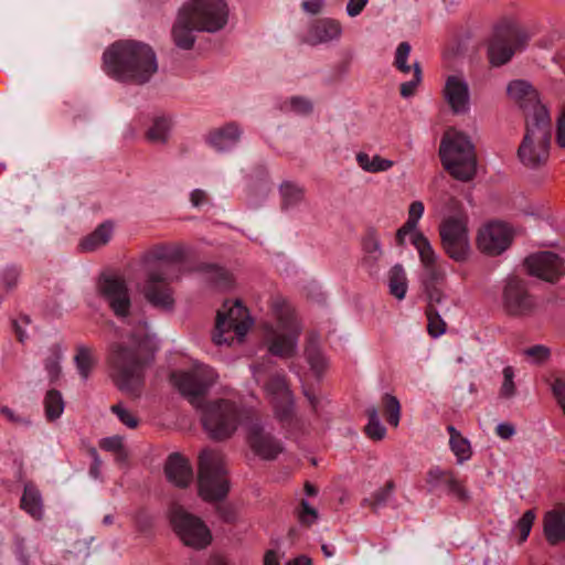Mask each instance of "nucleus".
Segmentation results:
<instances>
[{
	"label": "nucleus",
	"instance_id": "nucleus-1",
	"mask_svg": "<svg viewBox=\"0 0 565 565\" xmlns=\"http://www.w3.org/2000/svg\"><path fill=\"white\" fill-rule=\"evenodd\" d=\"M508 94L525 118V134L518 149L519 159L525 167H540L550 156L553 128L548 110L537 90L525 81H512L508 85Z\"/></svg>",
	"mask_w": 565,
	"mask_h": 565
},
{
	"label": "nucleus",
	"instance_id": "nucleus-2",
	"mask_svg": "<svg viewBox=\"0 0 565 565\" xmlns=\"http://www.w3.org/2000/svg\"><path fill=\"white\" fill-rule=\"evenodd\" d=\"M157 347L147 334H131L125 342H115L107 359L109 376L122 392L139 395L145 382V370L154 360Z\"/></svg>",
	"mask_w": 565,
	"mask_h": 565
},
{
	"label": "nucleus",
	"instance_id": "nucleus-3",
	"mask_svg": "<svg viewBox=\"0 0 565 565\" xmlns=\"http://www.w3.org/2000/svg\"><path fill=\"white\" fill-rule=\"evenodd\" d=\"M104 71L121 82L145 84L158 70L157 58L150 45L134 41H117L103 54Z\"/></svg>",
	"mask_w": 565,
	"mask_h": 565
},
{
	"label": "nucleus",
	"instance_id": "nucleus-4",
	"mask_svg": "<svg viewBox=\"0 0 565 565\" xmlns=\"http://www.w3.org/2000/svg\"><path fill=\"white\" fill-rule=\"evenodd\" d=\"M227 20L225 0H188L179 9L173 24V41L178 47L190 50L195 42L194 32L215 33L226 25Z\"/></svg>",
	"mask_w": 565,
	"mask_h": 565
},
{
	"label": "nucleus",
	"instance_id": "nucleus-5",
	"mask_svg": "<svg viewBox=\"0 0 565 565\" xmlns=\"http://www.w3.org/2000/svg\"><path fill=\"white\" fill-rule=\"evenodd\" d=\"M231 491V481L225 457L213 449H204L199 455L198 494L207 503L224 501Z\"/></svg>",
	"mask_w": 565,
	"mask_h": 565
},
{
	"label": "nucleus",
	"instance_id": "nucleus-6",
	"mask_svg": "<svg viewBox=\"0 0 565 565\" xmlns=\"http://www.w3.org/2000/svg\"><path fill=\"white\" fill-rule=\"evenodd\" d=\"M439 154L445 169L456 179L468 181L477 171V154L469 137L448 130L440 142Z\"/></svg>",
	"mask_w": 565,
	"mask_h": 565
},
{
	"label": "nucleus",
	"instance_id": "nucleus-7",
	"mask_svg": "<svg viewBox=\"0 0 565 565\" xmlns=\"http://www.w3.org/2000/svg\"><path fill=\"white\" fill-rule=\"evenodd\" d=\"M245 411L235 402L220 398L209 403L202 415V426L214 441H225L236 433Z\"/></svg>",
	"mask_w": 565,
	"mask_h": 565
},
{
	"label": "nucleus",
	"instance_id": "nucleus-8",
	"mask_svg": "<svg viewBox=\"0 0 565 565\" xmlns=\"http://www.w3.org/2000/svg\"><path fill=\"white\" fill-rule=\"evenodd\" d=\"M527 32L511 18H504L494 26L488 45V55L492 65L501 66L512 56L525 49L529 42Z\"/></svg>",
	"mask_w": 565,
	"mask_h": 565
},
{
	"label": "nucleus",
	"instance_id": "nucleus-9",
	"mask_svg": "<svg viewBox=\"0 0 565 565\" xmlns=\"http://www.w3.org/2000/svg\"><path fill=\"white\" fill-rule=\"evenodd\" d=\"M216 375L207 366H195L188 371H173L169 375L171 385L195 408H201Z\"/></svg>",
	"mask_w": 565,
	"mask_h": 565
},
{
	"label": "nucleus",
	"instance_id": "nucleus-10",
	"mask_svg": "<svg viewBox=\"0 0 565 565\" xmlns=\"http://www.w3.org/2000/svg\"><path fill=\"white\" fill-rule=\"evenodd\" d=\"M445 254L457 263L469 258L470 243L466 214H451L444 217L438 227Z\"/></svg>",
	"mask_w": 565,
	"mask_h": 565
},
{
	"label": "nucleus",
	"instance_id": "nucleus-11",
	"mask_svg": "<svg viewBox=\"0 0 565 565\" xmlns=\"http://www.w3.org/2000/svg\"><path fill=\"white\" fill-rule=\"evenodd\" d=\"M253 324V320L246 307L241 300H235L228 306L224 302L223 309L217 311L213 342L216 345L230 344L233 341V331L239 341L246 335Z\"/></svg>",
	"mask_w": 565,
	"mask_h": 565
},
{
	"label": "nucleus",
	"instance_id": "nucleus-12",
	"mask_svg": "<svg viewBox=\"0 0 565 565\" xmlns=\"http://www.w3.org/2000/svg\"><path fill=\"white\" fill-rule=\"evenodd\" d=\"M169 518L174 532L186 546L202 550L211 544L212 534L209 527L200 518L186 512L181 505L173 504Z\"/></svg>",
	"mask_w": 565,
	"mask_h": 565
},
{
	"label": "nucleus",
	"instance_id": "nucleus-13",
	"mask_svg": "<svg viewBox=\"0 0 565 565\" xmlns=\"http://www.w3.org/2000/svg\"><path fill=\"white\" fill-rule=\"evenodd\" d=\"M265 391L273 406L275 418L282 427H290L296 422L295 397L286 375L276 373L265 384Z\"/></svg>",
	"mask_w": 565,
	"mask_h": 565
},
{
	"label": "nucleus",
	"instance_id": "nucleus-14",
	"mask_svg": "<svg viewBox=\"0 0 565 565\" xmlns=\"http://www.w3.org/2000/svg\"><path fill=\"white\" fill-rule=\"evenodd\" d=\"M502 305L508 316L518 318L533 316L539 307L526 282L519 277H510L507 280L502 292Z\"/></svg>",
	"mask_w": 565,
	"mask_h": 565
},
{
	"label": "nucleus",
	"instance_id": "nucleus-15",
	"mask_svg": "<svg viewBox=\"0 0 565 565\" xmlns=\"http://www.w3.org/2000/svg\"><path fill=\"white\" fill-rule=\"evenodd\" d=\"M172 280L166 267L150 269L142 287L145 299L156 308L172 310L175 303L174 290L171 287Z\"/></svg>",
	"mask_w": 565,
	"mask_h": 565
},
{
	"label": "nucleus",
	"instance_id": "nucleus-16",
	"mask_svg": "<svg viewBox=\"0 0 565 565\" xmlns=\"http://www.w3.org/2000/svg\"><path fill=\"white\" fill-rule=\"evenodd\" d=\"M513 230L504 222H490L479 230L478 249L489 256H498L509 248L513 241Z\"/></svg>",
	"mask_w": 565,
	"mask_h": 565
},
{
	"label": "nucleus",
	"instance_id": "nucleus-17",
	"mask_svg": "<svg viewBox=\"0 0 565 565\" xmlns=\"http://www.w3.org/2000/svg\"><path fill=\"white\" fill-rule=\"evenodd\" d=\"M523 265L530 276L556 284L565 275L563 258L553 252H539L529 255Z\"/></svg>",
	"mask_w": 565,
	"mask_h": 565
},
{
	"label": "nucleus",
	"instance_id": "nucleus-18",
	"mask_svg": "<svg viewBox=\"0 0 565 565\" xmlns=\"http://www.w3.org/2000/svg\"><path fill=\"white\" fill-rule=\"evenodd\" d=\"M99 292L108 302L110 309L118 318H126L130 313L131 301L127 284L122 277L105 276L99 280Z\"/></svg>",
	"mask_w": 565,
	"mask_h": 565
},
{
	"label": "nucleus",
	"instance_id": "nucleus-19",
	"mask_svg": "<svg viewBox=\"0 0 565 565\" xmlns=\"http://www.w3.org/2000/svg\"><path fill=\"white\" fill-rule=\"evenodd\" d=\"M246 439L252 451L264 460H274L284 451L281 443L265 431L259 423H252L247 427Z\"/></svg>",
	"mask_w": 565,
	"mask_h": 565
},
{
	"label": "nucleus",
	"instance_id": "nucleus-20",
	"mask_svg": "<svg viewBox=\"0 0 565 565\" xmlns=\"http://www.w3.org/2000/svg\"><path fill=\"white\" fill-rule=\"evenodd\" d=\"M243 127L236 121H230L211 129L205 136L206 145L218 153L230 152L241 142Z\"/></svg>",
	"mask_w": 565,
	"mask_h": 565
},
{
	"label": "nucleus",
	"instance_id": "nucleus-21",
	"mask_svg": "<svg viewBox=\"0 0 565 565\" xmlns=\"http://www.w3.org/2000/svg\"><path fill=\"white\" fill-rule=\"evenodd\" d=\"M444 98L454 114H466L470 108V92L463 77L449 75L443 89Z\"/></svg>",
	"mask_w": 565,
	"mask_h": 565
},
{
	"label": "nucleus",
	"instance_id": "nucleus-22",
	"mask_svg": "<svg viewBox=\"0 0 565 565\" xmlns=\"http://www.w3.org/2000/svg\"><path fill=\"white\" fill-rule=\"evenodd\" d=\"M342 35L341 23L331 18H319L310 22L305 42L316 46L339 41Z\"/></svg>",
	"mask_w": 565,
	"mask_h": 565
},
{
	"label": "nucleus",
	"instance_id": "nucleus-23",
	"mask_svg": "<svg viewBox=\"0 0 565 565\" xmlns=\"http://www.w3.org/2000/svg\"><path fill=\"white\" fill-rule=\"evenodd\" d=\"M164 475L178 488H188L193 479L190 461L179 452L171 454L164 463Z\"/></svg>",
	"mask_w": 565,
	"mask_h": 565
},
{
	"label": "nucleus",
	"instance_id": "nucleus-24",
	"mask_svg": "<svg viewBox=\"0 0 565 565\" xmlns=\"http://www.w3.org/2000/svg\"><path fill=\"white\" fill-rule=\"evenodd\" d=\"M300 331L301 328H295L289 330L288 334L275 332L268 343L269 353L282 359L292 358L296 354Z\"/></svg>",
	"mask_w": 565,
	"mask_h": 565
},
{
	"label": "nucleus",
	"instance_id": "nucleus-25",
	"mask_svg": "<svg viewBox=\"0 0 565 565\" xmlns=\"http://www.w3.org/2000/svg\"><path fill=\"white\" fill-rule=\"evenodd\" d=\"M543 530L551 545L565 541V509L547 512L543 520Z\"/></svg>",
	"mask_w": 565,
	"mask_h": 565
},
{
	"label": "nucleus",
	"instance_id": "nucleus-26",
	"mask_svg": "<svg viewBox=\"0 0 565 565\" xmlns=\"http://www.w3.org/2000/svg\"><path fill=\"white\" fill-rule=\"evenodd\" d=\"M305 356L311 371L320 377L328 367V361L319 347V337L311 333L305 347Z\"/></svg>",
	"mask_w": 565,
	"mask_h": 565
},
{
	"label": "nucleus",
	"instance_id": "nucleus-27",
	"mask_svg": "<svg viewBox=\"0 0 565 565\" xmlns=\"http://www.w3.org/2000/svg\"><path fill=\"white\" fill-rule=\"evenodd\" d=\"M172 129V120L168 116H157L146 131V139L151 143L166 145Z\"/></svg>",
	"mask_w": 565,
	"mask_h": 565
},
{
	"label": "nucleus",
	"instance_id": "nucleus-28",
	"mask_svg": "<svg viewBox=\"0 0 565 565\" xmlns=\"http://www.w3.org/2000/svg\"><path fill=\"white\" fill-rule=\"evenodd\" d=\"M271 309L279 321L281 328L287 330H295V328H300L298 322L296 321L295 310L288 303V301L281 296H276L271 300Z\"/></svg>",
	"mask_w": 565,
	"mask_h": 565
},
{
	"label": "nucleus",
	"instance_id": "nucleus-29",
	"mask_svg": "<svg viewBox=\"0 0 565 565\" xmlns=\"http://www.w3.org/2000/svg\"><path fill=\"white\" fill-rule=\"evenodd\" d=\"M114 223L107 221L100 224L92 234L86 236L79 244L82 250L92 252L105 245L111 236Z\"/></svg>",
	"mask_w": 565,
	"mask_h": 565
},
{
	"label": "nucleus",
	"instance_id": "nucleus-30",
	"mask_svg": "<svg viewBox=\"0 0 565 565\" xmlns=\"http://www.w3.org/2000/svg\"><path fill=\"white\" fill-rule=\"evenodd\" d=\"M279 192L282 209L295 210L303 207V190L298 184L286 181L280 185Z\"/></svg>",
	"mask_w": 565,
	"mask_h": 565
},
{
	"label": "nucleus",
	"instance_id": "nucleus-31",
	"mask_svg": "<svg viewBox=\"0 0 565 565\" xmlns=\"http://www.w3.org/2000/svg\"><path fill=\"white\" fill-rule=\"evenodd\" d=\"M21 508L34 518L42 516V499L39 490L32 486L26 484L21 498Z\"/></svg>",
	"mask_w": 565,
	"mask_h": 565
},
{
	"label": "nucleus",
	"instance_id": "nucleus-32",
	"mask_svg": "<svg viewBox=\"0 0 565 565\" xmlns=\"http://www.w3.org/2000/svg\"><path fill=\"white\" fill-rule=\"evenodd\" d=\"M74 361L81 376L84 380H87L92 370L96 365V359L94 358L93 350L85 345L77 347Z\"/></svg>",
	"mask_w": 565,
	"mask_h": 565
},
{
	"label": "nucleus",
	"instance_id": "nucleus-33",
	"mask_svg": "<svg viewBox=\"0 0 565 565\" xmlns=\"http://www.w3.org/2000/svg\"><path fill=\"white\" fill-rule=\"evenodd\" d=\"M280 108L286 113H294L299 116H307L312 113L313 104L308 97L291 96L282 102Z\"/></svg>",
	"mask_w": 565,
	"mask_h": 565
},
{
	"label": "nucleus",
	"instance_id": "nucleus-34",
	"mask_svg": "<svg viewBox=\"0 0 565 565\" xmlns=\"http://www.w3.org/2000/svg\"><path fill=\"white\" fill-rule=\"evenodd\" d=\"M412 242L419 253L420 260L425 266L436 265L435 252L428 239L420 232L413 233Z\"/></svg>",
	"mask_w": 565,
	"mask_h": 565
},
{
	"label": "nucleus",
	"instance_id": "nucleus-35",
	"mask_svg": "<svg viewBox=\"0 0 565 565\" xmlns=\"http://www.w3.org/2000/svg\"><path fill=\"white\" fill-rule=\"evenodd\" d=\"M45 415L49 420H54L61 416L64 409V401L60 391L52 388L47 391L44 398Z\"/></svg>",
	"mask_w": 565,
	"mask_h": 565
},
{
	"label": "nucleus",
	"instance_id": "nucleus-36",
	"mask_svg": "<svg viewBox=\"0 0 565 565\" xmlns=\"http://www.w3.org/2000/svg\"><path fill=\"white\" fill-rule=\"evenodd\" d=\"M356 161L364 171L373 173L386 171L393 166V162L390 160L383 159L380 156L370 157L364 152L358 153Z\"/></svg>",
	"mask_w": 565,
	"mask_h": 565
},
{
	"label": "nucleus",
	"instance_id": "nucleus-37",
	"mask_svg": "<svg viewBox=\"0 0 565 565\" xmlns=\"http://www.w3.org/2000/svg\"><path fill=\"white\" fill-rule=\"evenodd\" d=\"M407 282L402 265H395L390 271V292L397 299L406 295Z\"/></svg>",
	"mask_w": 565,
	"mask_h": 565
},
{
	"label": "nucleus",
	"instance_id": "nucleus-38",
	"mask_svg": "<svg viewBox=\"0 0 565 565\" xmlns=\"http://www.w3.org/2000/svg\"><path fill=\"white\" fill-rule=\"evenodd\" d=\"M200 270L205 273L207 278L218 287H228L232 284L231 274L215 264H202Z\"/></svg>",
	"mask_w": 565,
	"mask_h": 565
},
{
	"label": "nucleus",
	"instance_id": "nucleus-39",
	"mask_svg": "<svg viewBox=\"0 0 565 565\" xmlns=\"http://www.w3.org/2000/svg\"><path fill=\"white\" fill-rule=\"evenodd\" d=\"M369 423L364 428L366 436L372 440H381L384 438L386 429L381 425L377 414V408L372 406L366 409Z\"/></svg>",
	"mask_w": 565,
	"mask_h": 565
},
{
	"label": "nucleus",
	"instance_id": "nucleus-40",
	"mask_svg": "<svg viewBox=\"0 0 565 565\" xmlns=\"http://www.w3.org/2000/svg\"><path fill=\"white\" fill-rule=\"evenodd\" d=\"M363 250L367 254L363 262L369 266H374L382 252L380 249V242L373 231L366 233L362 241Z\"/></svg>",
	"mask_w": 565,
	"mask_h": 565
},
{
	"label": "nucleus",
	"instance_id": "nucleus-41",
	"mask_svg": "<svg viewBox=\"0 0 565 565\" xmlns=\"http://www.w3.org/2000/svg\"><path fill=\"white\" fill-rule=\"evenodd\" d=\"M99 447L106 451L113 452L116 459L125 462L128 459V452L124 445V437L116 435L100 440Z\"/></svg>",
	"mask_w": 565,
	"mask_h": 565
},
{
	"label": "nucleus",
	"instance_id": "nucleus-42",
	"mask_svg": "<svg viewBox=\"0 0 565 565\" xmlns=\"http://www.w3.org/2000/svg\"><path fill=\"white\" fill-rule=\"evenodd\" d=\"M428 324L427 331L433 338H437L446 332V322L441 319L437 309L426 308L425 310Z\"/></svg>",
	"mask_w": 565,
	"mask_h": 565
},
{
	"label": "nucleus",
	"instance_id": "nucleus-43",
	"mask_svg": "<svg viewBox=\"0 0 565 565\" xmlns=\"http://www.w3.org/2000/svg\"><path fill=\"white\" fill-rule=\"evenodd\" d=\"M384 412L386 420L393 426H397L399 423L401 405L398 399L391 395L385 394L383 396Z\"/></svg>",
	"mask_w": 565,
	"mask_h": 565
},
{
	"label": "nucleus",
	"instance_id": "nucleus-44",
	"mask_svg": "<svg viewBox=\"0 0 565 565\" xmlns=\"http://www.w3.org/2000/svg\"><path fill=\"white\" fill-rule=\"evenodd\" d=\"M449 493L454 494L459 501L467 503L470 500V495L465 484L457 479L454 471L448 473V479L446 481Z\"/></svg>",
	"mask_w": 565,
	"mask_h": 565
},
{
	"label": "nucleus",
	"instance_id": "nucleus-45",
	"mask_svg": "<svg viewBox=\"0 0 565 565\" xmlns=\"http://www.w3.org/2000/svg\"><path fill=\"white\" fill-rule=\"evenodd\" d=\"M411 50H412V47L408 42H401L396 49L394 66L403 73H408L413 68V66L407 65V63H406L407 58L409 56Z\"/></svg>",
	"mask_w": 565,
	"mask_h": 565
},
{
	"label": "nucleus",
	"instance_id": "nucleus-46",
	"mask_svg": "<svg viewBox=\"0 0 565 565\" xmlns=\"http://www.w3.org/2000/svg\"><path fill=\"white\" fill-rule=\"evenodd\" d=\"M110 411L117 415L119 420L130 429H135L139 425V418L124 407L121 403L115 404L110 407Z\"/></svg>",
	"mask_w": 565,
	"mask_h": 565
},
{
	"label": "nucleus",
	"instance_id": "nucleus-47",
	"mask_svg": "<svg viewBox=\"0 0 565 565\" xmlns=\"http://www.w3.org/2000/svg\"><path fill=\"white\" fill-rule=\"evenodd\" d=\"M450 448L454 454L457 456L458 461L462 462L470 458L471 456V447L468 439L462 436H459L452 440H449Z\"/></svg>",
	"mask_w": 565,
	"mask_h": 565
},
{
	"label": "nucleus",
	"instance_id": "nucleus-48",
	"mask_svg": "<svg viewBox=\"0 0 565 565\" xmlns=\"http://www.w3.org/2000/svg\"><path fill=\"white\" fill-rule=\"evenodd\" d=\"M426 276L423 279L424 288L443 286L445 282V274L436 265L425 266Z\"/></svg>",
	"mask_w": 565,
	"mask_h": 565
},
{
	"label": "nucleus",
	"instance_id": "nucleus-49",
	"mask_svg": "<svg viewBox=\"0 0 565 565\" xmlns=\"http://www.w3.org/2000/svg\"><path fill=\"white\" fill-rule=\"evenodd\" d=\"M413 70H414L413 78L411 81H407V82H404L401 84L399 92H401L402 97H404V98L412 97L415 94L416 88L422 81V70H420L419 64L415 63L413 65Z\"/></svg>",
	"mask_w": 565,
	"mask_h": 565
},
{
	"label": "nucleus",
	"instance_id": "nucleus-50",
	"mask_svg": "<svg viewBox=\"0 0 565 565\" xmlns=\"http://www.w3.org/2000/svg\"><path fill=\"white\" fill-rule=\"evenodd\" d=\"M514 371L512 366L503 369V383L500 390V395L504 398H510L515 394Z\"/></svg>",
	"mask_w": 565,
	"mask_h": 565
},
{
	"label": "nucleus",
	"instance_id": "nucleus-51",
	"mask_svg": "<svg viewBox=\"0 0 565 565\" xmlns=\"http://www.w3.org/2000/svg\"><path fill=\"white\" fill-rule=\"evenodd\" d=\"M535 520V513L533 510H527L524 512V514L521 516V519L518 521L516 527L520 532V543H523L533 526Z\"/></svg>",
	"mask_w": 565,
	"mask_h": 565
},
{
	"label": "nucleus",
	"instance_id": "nucleus-52",
	"mask_svg": "<svg viewBox=\"0 0 565 565\" xmlns=\"http://www.w3.org/2000/svg\"><path fill=\"white\" fill-rule=\"evenodd\" d=\"M318 519V512L307 500H301L300 510L298 511V520L301 524L309 526Z\"/></svg>",
	"mask_w": 565,
	"mask_h": 565
},
{
	"label": "nucleus",
	"instance_id": "nucleus-53",
	"mask_svg": "<svg viewBox=\"0 0 565 565\" xmlns=\"http://www.w3.org/2000/svg\"><path fill=\"white\" fill-rule=\"evenodd\" d=\"M524 355L541 364L548 360L551 351L547 347L536 344L524 350Z\"/></svg>",
	"mask_w": 565,
	"mask_h": 565
},
{
	"label": "nucleus",
	"instance_id": "nucleus-54",
	"mask_svg": "<svg viewBox=\"0 0 565 565\" xmlns=\"http://www.w3.org/2000/svg\"><path fill=\"white\" fill-rule=\"evenodd\" d=\"M395 489V482L393 480H388L384 488L376 491L373 495V500L370 503L371 508L373 510L376 509V507L384 504L387 499L390 498L392 491Z\"/></svg>",
	"mask_w": 565,
	"mask_h": 565
},
{
	"label": "nucleus",
	"instance_id": "nucleus-55",
	"mask_svg": "<svg viewBox=\"0 0 565 565\" xmlns=\"http://www.w3.org/2000/svg\"><path fill=\"white\" fill-rule=\"evenodd\" d=\"M420 215L422 214H409V218L407 220V222L401 228L397 230L396 241L398 245H403L405 236L414 232Z\"/></svg>",
	"mask_w": 565,
	"mask_h": 565
},
{
	"label": "nucleus",
	"instance_id": "nucleus-56",
	"mask_svg": "<svg viewBox=\"0 0 565 565\" xmlns=\"http://www.w3.org/2000/svg\"><path fill=\"white\" fill-rule=\"evenodd\" d=\"M424 290L428 301L426 308L436 309V306L441 303V301L445 299V294L441 289V286L424 288Z\"/></svg>",
	"mask_w": 565,
	"mask_h": 565
},
{
	"label": "nucleus",
	"instance_id": "nucleus-57",
	"mask_svg": "<svg viewBox=\"0 0 565 565\" xmlns=\"http://www.w3.org/2000/svg\"><path fill=\"white\" fill-rule=\"evenodd\" d=\"M216 513L225 523H234L237 519L236 511L231 504H217Z\"/></svg>",
	"mask_w": 565,
	"mask_h": 565
},
{
	"label": "nucleus",
	"instance_id": "nucleus-58",
	"mask_svg": "<svg viewBox=\"0 0 565 565\" xmlns=\"http://www.w3.org/2000/svg\"><path fill=\"white\" fill-rule=\"evenodd\" d=\"M556 142L559 147H565V104L557 118Z\"/></svg>",
	"mask_w": 565,
	"mask_h": 565
},
{
	"label": "nucleus",
	"instance_id": "nucleus-59",
	"mask_svg": "<svg viewBox=\"0 0 565 565\" xmlns=\"http://www.w3.org/2000/svg\"><path fill=\"white\" fill-rule=\"evenodd\" d=\"M190 201L193 209H200L209 202V195L204 190L195 189L190 194Z\"/></svg>",
	"mask_w": 565,
	"mask_h": 565
},
{
	"label": "nucleus",
	"instance_id": "nucleus-60",
	"mask_svg": "<svg viewBox=\"0 0 565 565\" xmlns=\"http://www.w3.org/2000/svg\"><path fill=\"white\" fill-rule=\"evenodd\" d=\"M448 473H451V470H440L439 468L431 469L427 473V482L431 486H436L440 481L446 483Z\"/></svg>",
	"mask_w": 565,
	"mask_h": 565
},
{
	"label": "nucleus",
	"instance_id": "nucleus-61",
	"mask_svg": "<svg viewBox=\"0 0 565 565\" xmlns=\"http://www.w3.org/2000/svg\"><path fill=\"white\" fill-rule=\"evenodd\" d=\"M369 0H349L347 3V13L351 18L358 17L366 7Z\"/></svg>",
	"mask_w": 565,
	"mask_h": 565
},
{
	"label": "nucleus",
	"instance_id": "nucleus-62",
	"mask_svg": "<svg viewBox=\"0 0 565 565\" xmlns=\"http://www.w3.org/2000/svg\"><path fill=\"white\" fill-rule=\"evenodd\" d=\"M45 369L50 375L51 382H56L62 372L58 358L49 359L45 363Z\"/></svg>",
	"mask_w": 565,
	"mask_h": 565
},
{
	"label": "nucleus",
	"instance_id": "nucleus-63",
	"mask_svg": "<svg viewBox=\"0 0 565 565\" xmlns=\"http://www.w3.org/2000/svg\"><path fill=\"white\" fill-rule=\"evenodd\" d=\"M19 271L15 268H9L3 274V282L8 290L14 288L18 284Z\"/></svg>",
	"mask_w": 565,
	"mask_h": 565
},
{
	"label": "nucleus",
	"instance_id": "nucleus-64",
	"mask_svg": "<svg viewBox=\"0 0 565 565\" xmlns=\"http://www.w3.org/2000/svg\"><path fill=\"white\" fill-rule=\"evenodd\" d=\"M554 394L558 398V402L565 414V382L556 381L553 386Z\"/></svg>",
	"mask_w": 565,
	"mask_h": 565
}]
</instances>
